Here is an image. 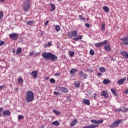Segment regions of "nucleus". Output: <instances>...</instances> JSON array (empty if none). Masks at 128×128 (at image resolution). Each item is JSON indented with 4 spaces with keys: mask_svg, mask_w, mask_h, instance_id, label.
I'll use <instances>...</instances> for the list:
<instances>
[{
    "mask_svg": "<svg viewBox=\"0 0 128 128\" xmlns=\"http://www.w3.org/2000/svg\"><path fill=\"white\" fill-rule=\"evenodd\" d=\"M42 56H43L44 58H50L52 60V62H56V60H58V56H55L54 54H52L50 52L48 53H42Z\"/></svg>",
    "mask_w": 128,
    "mask_h": 128,
    "instance_id": "obj_1",
    "label": "nucleus"
},
{
    "mask_svg": "<svg viewBox=\"0 0 128 128\" xmlns=\"http://www.w3.org/2000/svg\"><path fill=\"white\" fill-rule=\"evenodd\" d=\"M30 0H24L23 10L24 12H28L30 8Z\"/></svg>",
    "mask_w": 128,
    "mask_h": 128,
    "instance_id": "obj_2",
    "label": "nucleus"
},
{
    "mask_svg": "<svg viewBox=\"0 0 128 128\" xmlns=\"http://www.w3.org/2000/svg\"><path fill=\"white\" fill-rule=\"evenodd\" d=\"M26 100H27L28 102H32V92L27 91L26 93Z\"/></svg>",
    "mask_w": 128,
    "mask_h": 128,
    "instance_id": "obj_3",
    "label": "nucleus"
},
{
    "mask_svg": "<svg viewBox=\"0 0 128 128\" xmlns=\"http://www.w3.org/2000/svg\"><path fill=\"white\" fill-rule=\"evenodd\" d=\"M76 36H78V32L76 30H73L68 33V36L69 38H72L74 36L76 37Z\"/></svg>",
    "mask_w": 128,
    "mask_h": 128,
    "instance_id": "obj_4",
    "label": "nucleus"
},
{
    "mask_svg": "<svg viewBox=\"0 0 128 128\" xmlns=\"http://www.w3.org/2000/svg\"><path fill=\"white\" fill-rule=\"evenodd\" d=\"M122 120H118L113 122L110 127V128H116V126H118V125L122 124Z\"/></svg>",
    "mask_w": 128,
    "mask_h": 128,
    "instance_id": "obj_5",
    "label": "nucleus"
},
{
    "mask_svg": "<svg viewBox=\"0 0 128 128\" xmlns=\"http://www.w3.org/2000/svg\"><path fill=\"white\" fill-rule=\"evenodd\" d=\"M108 44V40H105L99 43H96L94 46H96V48H102V46H104V44Z\"/></svg>",
    "mask_w": 128,
    "mask_h": 128,
    "instance_id": "obj_6",
    "label": "nucleus"
},
{
    "mask_svg": "<svg viewBox=\"0 0 128 128\" xmlns=\"http://www.w3.org/2000/svg\"><path fill=\"white\" fill-rule=\"evenodd\" d=\"M56 90H60L61 92H64V94H66V92H68V90L66 87L58 86L56 87Z\"/></svg>",
    "mask_w": 128,
    "mask_h": 128,
    "instance_id": "obj_7",
    "label": "nucleus"
},
{
    "mask_svg": "<svg viewBox=\"0 0 128 128\" xmlns=\"http://www.w3.org/2000/svg\"><path fill=\"white\" fill-rule=\"evenodd\" d=\"M122 40V44L124 46H128V37L124 36L120 39Z\"/></svg>",
    "mask_w": 128,
    "mask_h": 128,
    "instance_id": "obj_8",
    "label": "nucleus"
},
{
    "mask_svg": "<svg viewBox=\"0 0 128 128\" xmlns=\"http://www.w3.org/2000/svg\"><path fill=\"white\" fill-rule=\"evenodd\" d=\"M9 38L14 40H16L18 38V35L16 33H12L9 35Z\"/></svg>",
    "mask_w": 128,
    "mask_h": 128,
    "instance_id": "obj_9",
    "label": "nucleus"
},
{
    "mask_svg": "<svg viewBox=\"0 0 128 128\" xmlns=\"http://www.w3.org/2000/svg\"><path fill=\"white\" fill-rule=\"evenodd\" d=\"M91 122L92 124H93L94 126H98V124H102L104 122V120H91Z\"/></svg>",
    "mask_w": 128,
    "mask_h": 128,
    "instance_id": "obj_10",
    "label": "nucleus"
},
{
    "mask_svg": "<svg viewBox=\"0 0 128 128\" xmlns=\"http://www.w3.org/2000/svg\"><path fill=\"white\" fill-rule=\"evenodd\" d=\"M79 76H80L81 78H83V80H86L88 78V75L86 74H84L82 71H80L79 74Z\"/></svg>",
    "mask_w": 128,
    "mask_h": 128,
    "instance_id": "obj_11",
    "label": "nucleus"
},
{
    "mask_svg": "<svg viewBox=\"0 0 128 128\" xmlns=\"http://www.w3.org/2000/svg\"><path fill=\"white\" fill-rule=\"evenodd\" d=\"M126 78H123L122 79H120L117 81V84H119V86H122V84H124V82L125 80H126Z\"/></svg>",
    "mask_w": 128,
    "mask_h": 128,
    "instance_id": "obj_12",
    "label": "nucleus"
},
{
    "mask_svg": "<svg viewBox=\"0 0 128 128\" xmlns=\"http://www.w3.org/2000/svg\"><path fill=\"white\" fill-rule=\"evenodd\" d=\"M120 54L123 56V57L124 58H128V52L126 51L121 50Z\"/></svg>",
    "mask_w": 128,
    "mask_h": 128,
    "instance_id": "obj_13",
    "label": "nucleus"
},
{
    "mask_svg": "<svg viewBox=\"0 0 128 128\" xmlns=\"http://www.w3.org/2000/svg\"><path fill=\"white\" fill-rule=\"evenodd\" d=\"M102 96H104L106 98H108V94L106 90H102L101 92V94Z\"/></svg>",
    "mask_w": 128,
    "mask_h": 128,
    "instance_id": "obj_14",
    "label": "nucleus"
},
{
    "mask_svg": "<svg viewBox=\"0 0 128 128\" xmlns=\"http://www.w3.org/2000/svg\"><path fill=\"white\" fill-rule=\"evenodd\" d=\"M3 115L6 116H10V110H6L3 112Z\"/></svg>",
    "mask_w": 128,
    "mask_h": 128,
    "instance_id": "obj_15",
    "label": "nucleus"
},
{
    "mask_svg": "<svg viewBox=\"0 0 128 128\" xmlns=\"http://www.w3.org/2000/svg\"><path fill=\"white\" fill-rule=\"evenodd\" d=\"M98 127V125L91 124L88 126H84L82 128H96Z\"/></svg>",
    "mask_w": 128,
    "mask_h": 128,
    "instance_id": "obj_16",
    "label": "nucleus"
},
{
    "mask_svg": "<svg viewBox=\"0 0 128 128\" xmlns=\"http://www.w3.org/2000/svg\"><path fill=\"white\" fill-rule=\"evenodd\" d=\"M50 12H54V10H56V5H54V4L52 3H50Z\"/></svg>",
    "mask_w": 128,
    "mask_h": 128,
    "instance_id": "obj_17",
    "label": "nucleus"
},
{
    "mask_svg": "<svg viewBox=\"0 0 128 128\" xmlns=\"http://www.w3.org/2000/svg\"><path fill=\"white\" fill-rule=\"evenodd\" d=\"M82 104H86L87 106H90V102L86 99H84L82 100Z\"/></svg>",
    "mask_w": 128,
    "mask_h": 128,
    "instance_id": "obj_18",
    "label": "nucleus"
},
{
    "mask_svg": "<svg viewBox=\"0 0 128 128\" xmlns=\"http://www.w3.org/2000/svg\"><path fill=\"white\" fill-rule=\"evenodd\" d=\"M104 48L106 52H110V50H112V48H110V45L104 46Z\"/></svg>",
    "mask_w": 128,
    "mask_h": 128,
    "instance_id": "obj_19",
    "label": "nucleus"
},
{
    "mask_svg": "<svg viewBox=\"0 0 128 128\" xmlns=\"http://www.w3.org/2000/svg\"><path fill=\"white\" fill-rule=\"evenodd\" d=\"M78 124V119H74L71 123L70 126H74Z\"/></svg>",
    "mask_w": 128,
    "mask_h": 128,
    "instance_id": "obj_20",
    "label": "nucleus"
},
{
    "mask_svg": "<svg viewBox=\"0 0 128 128\" xmlns=\"http://www.w3.org/2000/svg\"><path fill=\"white\" fill-rule=\"evenodd\" d=\"M82 36L78 35V36L74 38V40H75L76 42H78V40H82Z\"/></svg>",
    "mask_w": 128,
    "mask_h": 128,
    "instance_id": "obj_21",
    "label": "nucleus"
},
{
    "mask_svg": "<svg viewBox=\"0 0 128 128\" xmlns=\"http://www.w3.org/2000/svg\"><path fill=\"white\" fill-rule=\"evenodd\" d=\"M103 10L105 12H110V8L108 7V6H104L102 7Z\"/></svg>",
    "mask_w": 128,
    "mask_h": 128,
    "instance_id": "obj_22",
    "label": "nucleus"
},
{
    "mask_svg": "<svg viewBox=\"0 0 128 128\" xmlns=\"http://www.w3.org/2000/svg\"><path fill=\"white\" fill-rule=\"evenodd\" d=\"M32 77L34 78H38V71L37 70L32 72Z\"/></svg>",
    "mask_w": 128,
    "mask_h": 128,
    "instance_id": "obj_23",
    "label": "nucleus"
},
{
    "mask_svg": "<svg viewBox=\"0 0 128 128\" xmlns=\"http://www.w3.org/2000/svg\"><path fill=\"white\" fill-rule=\"evenodd\" d=\"M52 126H60V122L56 120V121L53 122H52Z\"/></svg>",
    "mask_w": 128,
    "mask_h": 128,
    "instance_id": "obj_24",
    "label": "nucleus"
},
{
    "mask_svg": "<svg viewBox=\"0 0 128 128\" xmlns=\"http://www.w3.org/2000/svg\"><path fill=\"white\" fill-rule=\"evenodd\" d=\"M68 54L70 55V58H72V56H74V52L73 51H69L68 52Z\"/></svg>",
    "mask_w": 128,
    "mask_h": 128,
    "instance_id": "obj_25",
    "label": "nucleus"
},
{
    "mask_svg": "<svg viewBox=\"0 0 128 128\" xmlns=\"http://www.w3.org/2000/svg\"><path fill=\"white\" fill-rule=\"evenodd\" d=\"M24 82V80L22 77H20L18 78V84H22Z\"/></svg>",
    "mask_w": 128,
    "mask_h": 128,
    "instance_id": "obj_26",
    "label": "nucleus"
},
{
    "mask_svg": "<svg viewBox=\"0 0 128 128\" xmlns=\"http://www.w3.org/2000/svg\"><path fill=\"white\" fill-rule=\"evenodd\" d=\"M54 26L56 32H60V26L56 25Z\"/></svg>",
    "mask_w": 128,
    "mask_h": 128,
    "instance_id": "obj_27",
    "label": "nucleus"
},
{
    "mask_svg": "<svg viewBox=\"0 0 128 128\" xmlns=\"http://www.w3.org/2000/svg\"><path fill=\"white\" fill-rule=\"evenodd\" d=\"M110 80L107 79H104L103 81V84H110Z\"/></svg>",
    "mask_w": 128,
    "mask_h": 128,
    "instance_id": "obj_28",
    "label": "nucleus"
},
{
    "mask_svg": "<svg viewBox=\"0 0 128 128\" xmlns=\"http://www.w3.org/2000/svg\"><path fill=\"white\" fill-rule=\"evenodd\" d=\"M21 52H22V48H18L16 50V54H20Z\"/></svg>",
    "mask_w": 128,
    "mask_h": 128,
    "instance_id": "obj_29",
    "label": "nucleus"
},
{
    "mask_svg": "<svg viewBox=\"0 0 128 128\" xmlns=\"http://www.w3.org/2000/svg\"><path fill=\"white\" fill-rule=\"evenodd\" d=\"M99 71L100 72H106V68L104 67H101L99 68Z\"/></svg>",
    "mask_w": 128,
    "mask_h": 128,
    "instance_id": "obj_30",
    "label": "nucleus"
},
{
    "mask_svg": "<svg viewBox=\"0 0 128 128\" xmlns=\"http://www.w3.org/2000/svg\"><path fill=\"white\" fill-rule=\"evenodd\" d=\"M111 92L114 96H116V90L114 88H112Z\"/></svg>",
    "mask_w": 128,
    "mask_h": 128,
    "instance_id": "obj_31",
    "label": "nucleus"
},
{
    "mask_svg": "<svg viewBox=\"0 0 128 128\" xmlns=\"http://www.w3.org/2000/svg\"><path fill=\"white\" fill-rule=\"evenodd\" d=\"M53 112H54V114H56V116H58V114H60V112L56 110H53Z\"/></svg>",
    "mask_w": 128,
    "mask_h": 128,
    "instance_id": "obj_32",
    "label": "nucleus"
},
{
    "mask_svg": "<svg viewBox=\"0 0 128 128\" xmlns=\"http://www.w3.org/2000/svg\"><path fill=\"white\" fill-rule=\"evenodd\" d=\"M74 86L76 88H80V82L78 81L75 82Z\"/></svg>",
    "mask_w": 128,
    "mask_h": 128,
    "instance_id": "obj_33",
    "label": "nucleus"
},
{
    "mask_svg": "<svg viewBox=\"0 0 128 128\" xmlns=\"http://www.w3.org/2000/svg\"><path fill=\"white\" fill-rule=\"evenodd\" d=\"M105 28H106V24H104V23L102 24V30L103 32L104 31Z\"/></svg>",
    "mask_w": 128,
    "mask_h": 128,
    "instance_id": "obj_34",
    "label": "nucleus"
},
{
    "mask_svg": "<svg viewBox=\"0 0 128 128\" xmlns=\"http://www.w3.org/2000/svg\"><path fill=\"white\" fill-rule=\"evenodd\" d=\"M90 54L91 56H94V51L92 49L90 50Z\"/></svg>",
    "mask_w": 128,
    "mask_h": 128,
    "instance_id": "obj_35",
    "label": "nucleus"
},
{
    "mask_svg": "<svg viewBox=\"0 0 128 128\" xmlns=\"http://www.w3.org/2000/svg\"><path fill=\"white\" fill-rule=\"evenodd\" d=\"M116 112H124V109H122V108H120V109H116Z\"/></svg>",
    "mask_w": 128,
    "mask_h": 128,
    "instance_id": "obj_36",
    "label": "nucleus"
},
{
    "mask_svg": "<svg viewBox=\"0 0 128 128\" xmlns=\"http://www.w3.org/2000/svg\"><path fill=\"white\" fill-rule=\"evenodd\" d=\"M2 110H4V108H0V118H2Z\"/></svg>",
    "mask_w": 128,
    "mask_h": 128,
    "instance_id": "obj_37",
    "label": "nucleus"
},
{
    "mask_svg": "<svg viewBox=\"0 0 128 128\" xmlns=\"http://www.w3.org/2000/svg\"><path fill=\"white\" fill-rule=\"evenodd\" d=\"M24 117L22 115H19L18 116V120H24Z\"/></svg>",
    "mask_w": 128,
    "mask_h": 128,
    "instance_id": "obj_38",
    "label": "nucleus"
},
{
    "mask_svg": "<svg viewBox=\"0 0 128 128\" xmlns=\"http://www.w3.org/2000/svg\"><path fill=\"white\" fill-rule=\"evenodd\" d=\"M26 24L28 26H32V21H28L26 22Z\"/></svg>",
    "mask_w": 128,
    "mask_h": 128,
    "instance_id": "obj_39",
    "label": "nucleus"
},
{
    "mask_svg": "<svg viewBox=\"0 0 128 128\" xmlns=\"http://www.w3.org/2000/svg\"><path fill=\"white\" fill-rule=\"evenodd\" d=\"M79 18L80 20H84H84H86V19L84 18H82V15H79Z\"/></svg>",
    "mask_w": 128,
    "mask_h": 128,
    "instance_id": "obj_40",
    "label": "nucleus"
},
{
    "mask_svg": "<svg viewBox=\"0 0 128 128\" xmlns=\"http://www.w3.org/2000/svg\"><path fill=\"white\" fill-rule=\"evenodd\" d=\"M50 82H51L52 84H54L56 82V80L52 78L50 80Z\"/></svg>",
    "mask_w": 128,
    "mask_h": 128,
    "instance_id": "obj_41",
    "label": "nucleus"
},
{
    "mask_svg": "<svg viewBox=\"0 0 128 128\" xmlns=\"http://www.w3.org/2000/svg\"><path fill=\"white\" fill-rule=\"evenodd\" d=\"M3 16H4V12H2V11H0V20L1 18H2Z\"/></svg>",
    "mask_w": 128,
    "mask_h": 128,
    "instance_id": "obj_42",
    "label": "nucleus"
},
{
    "mask_svg": "<svg viewBox=\"0 0 128 128\" xmlns=\"http://www.w3.org/2000/svg\"><path fill=\"white\" fill-rule=\"evenodd\" d=\"M4 42L2 40H0V46H4Z\"/></svg>",
    "mask_w": 128,
    "mask_h": 128,
    "instance_id": "obj_43",
    "label": "nucleus"
},
{
    "mask_svg": "<svg viewBox=\"0 0 128 128\" xmlns=\"http://www.w3.org/2000/svg\"><path fill=\"white\" fill-rule=\"evenodd\" d=\"M4 86H6V85L4 84L0 86V90H4Z\"/></svg>",
    "mask_w": 128,
    "mask_h": 128,
    "instance_id": "obj_44",
    "label": "nucleus"
},
{
    "mask_svg": "<svg viewBox=\"0 0 128 128\" xmlns=\"http://www.w3.org/2000/svg\"><path fill=\"white\" fill-rule=\"evenodd\" d=\"M76 70H75V69H72L70 72V74H74V72H76Z\"/></svg>",
    "mask_w": 128,
    "mask_h": 128,
    "instance_id": "obj_45",
    "label": "nucleus"
},
{
    "mask_svg": "<svg viewBox=\"0 0 128 128\" xmlns=\"http://www.w3.org/2000/svg\"><path fill=\"white\" fill-rule=\"evenodd\" d=\"M54 94H55L56 96H60V92H54Z\"/></svg>",
    "mask_w": 128,
    "mask_h": 128,
    "instance_id": "obj_46",
    "label": "nucleus"
},
{
    "mask_svg": "<svg viewBox=\"0 0 128 128\" xmlns=\"http://www.w3.org/2000/svg\"><path fill=\"white\" fill-rule=\"evenodd\" d=\"M123 110H124V112H128V108H123Z\"/></svg>",
    "mask_w": 128,
    "mask_h": 128,
    "instance_id": "obj_47",
    "label": "nucleus"
},
{
    "mask_svg": "<svg viewBox=\"0 0 128 128\" xmlns=\"http://www.w3.org/2000/svg\"><path fill=\"white\" fill-rule=\"evenodd\" d=\"M55 76H60V73H56L54 74Z\"/></svg>",
    "mask_w": 128,
    "mask_h": 128,
    "instance_id": "obj_48",
    "label": "nucleus"
},
{
    "mask_svg": "<svg viewBox=\"0 0 128 128\" xmlns=\"http://www.w3.org/2000/svg\"><path fill=\"white\" fill-rule=\"evenodd\" d=\"M87 28H90V24L86 23L85 24Z\"/></svg>",
    "mask_w": 128,
    "mask_h": 128,
    "instance_id": "obj_49",
    "label": "nucleus"
},
{
    "mask_svg": "<svg viewBox=\"0 0 128 128\" xmlns=\"http://www.w3.org/2000/svg\"><path fill=\"white\" fill-rule=\"evenodd\" d=\"M128 88H127L125 90L126 94H128Z\"/></svg>",
    "mask_w": 128,
    "mask_h": 128,
    "instance_id": "obj_50",
    "label": "nucleus"
},
{
    "mask_svg": "<svg viewBox=\"0 0 128 128\" xmlns=\"http://www.w3.org/2000/svg\"><path fill=\"white\" fill-rule=\"evenodd\" d=\"M46 26H48V20L44 24Z\"/></svg>",
    "mask_w": 128,
    "mask_h": 128,
    "instance_id": "obj_51",
    "label": "nucleus"
},
{
    "mask_svg": "<svg viewBox=\"0 0 128 128\" xmlns=\"http://www.w3.org/2000/svg\"><path fill=\"white\" fill-rule=\"evenodd\" d=\"M97 76H102V74L100 72H98L97 74Z\"/></svg>",
    "mask_w": 128,
    "mask_h": 128,
    "instance_id": "obj_52",
    "label": "nucleus"
},
{
    "mask_svg": "<svg viewBox=\"0 0 128 128\" xmlns=\"http://www.w3.org/2000/svg\"><path fill=\"white\" fill-rule=\"evenodd\" d=\"M12 52L13 54H16V50H14V49L12 50Z\"/></svg>",
    "mask_w": 128,
    "mask_h": 128,
    "instance_id": "obj_53",
    "label": "nucleus"
},
{
    "mask_svg": "<svg viewBox=\"0 0 128 128\" xmlns=\"http://www.w3.org/2000/svg\"><path fill=\"white\" fill-rule=\"evenodd\" d=\"M39 128H44V126L42 125V126H40Z\"/></svg>",
    "mask_w": 128,
    "mask_h": 128,
    "instance_id": "obj_54",
    "label": "nucleus"
},
{
    "mask_svg": "<svg viewBox=\"0 0 128 128\" xmlns=\"http://www.w3.org/2000/svg\"><path fill=\"white\" fill-rule=\"evenodd\" d=\"M48 46H52V42H50V43L48 44Z\"/></svg>",
    "mask_w": 128,
    "mask_h": 128,
    "instance_id": "obj_55",
    "label": "nucleus"
},
{
    "mask_svg": "<svg viewBox=\"0 0 128 128\" xmlns=\"http://www.w3.org/2000/svg\"><path fill=\"white\" fill-rule=\"evenodd\" d=\"M30 56H32V52H31L30 53Z\"/></svg>",
    "mask_w": 128,
    "mask_h": 128,
    "instance_id": "obj_56",
    "label": "nucleus"
},
{
    "mask_svg": "<svg viewBox=\"0 0 128 128\" xmlns=\"http://www.w3.org/2000/svg\"><path fill=\"white\" fill-rule=\"evenodd\" d=\"M0 2H4V0H0Z\"/></svg>",
    "mask_w": 128,
    "mask_h": 128,
    "instance_id": "obj_57",
    "label": "nucleus"
},
{
    "mask_svg": "<svg viewBox=\"0 0 128 128\" xmlns=\"http://www.w3.org/2000/svg\"><path fill=\"white\" fill-rule=\"evenodd\" d=\"M31 76H32V72H30Z\"/></svg>",
    "mask_w": 128,
    "mask_h": 128,
    "instance_id": "obj_58",
    "label": "nucleus"
},
{
    "mask_svg": "<svg viewBox=\"0 0 128 128\" xmlns=\"http://www.w3.org/2000/svg\"><path fill=\"white\" fill-rule=\"evenodd\" d=\"M58 2H62V0H58Z\"/></svg>",
    "mask_w": 128,
    "mask_h": 128,
    "instance_id": "obj_59",
    "label": "nucleus"
},
{
    "mask_svg": "<svg viewBox=\"0 0 128 128\" xmlns=\"http://www.w3.org/2000/svg\"><path fill=\"white\" fill-rule=\"evenodd\" d=\"M86 20H88V18H87Z\"/></svg>",
    "mask_w": 128,
    "mask_h": 128,
    "instance_id": "obj_60",
    "label": "nucleus"
},
{
    "mask_svg": "<svg viewBox=\"0 0 128 128\" xmlns=\"http://www.w3.org/2000/svg\"><path fill=\"white\" fill-rule=\"evenodd\" d=\"M32 98H33V100H34V94H32Z\"/></svg>",
    "mask_w": 128,
    "mask_h": 128,
    "instance_id": "obj_61",
    "label": "nucleus"
},
{
    "mask_svg": "<svg viewBox=\"0 0 128 128\" xmlns=\"http://www.w3.org/2000/svg\"><path fill=\"white\" fill-rule=\"evenodd\" d=\"M127 80H128V77L127 78Z\"/></svg>",
    "mask_w": 128,
    "mask_h": 128,
    "instance_id": "obj_62",
    "label": "nucleus"
}]
</instances>
